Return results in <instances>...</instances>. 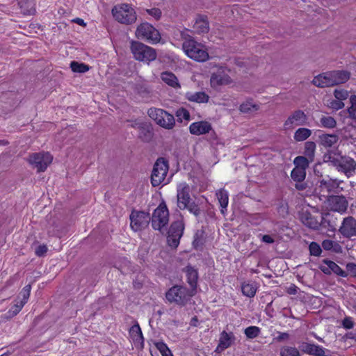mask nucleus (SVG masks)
I'll list each match as a JSON object with an SVG mask.
<instances>
[{
	"instance_id": "f257e3e1",
	"label": "nucleus",
	"mask_w": 356,
	"mask_h": 356,
	"mask_svg": "<svg viewBox=\"0 0 356 356\" xmlns=\"http://www.w3.org/2000/svg\"><path fill=\"white\" fill-rule=\"evenodd\" d=\"M191 187L186 183H180L177 188V207L181 209H187L196 218L201 215V209L197 204L192 200L191 195Z\"/></svg>"
},
{
	"instance_id": "f03ea898",
	"label": "nucleus",
	"mask_w": 356,
	"mask_h": 356,
	"mask_svg": "<svg viewBox=\"0 0 356 356\" xmlns=\"http://www.w3.org/2000/svg\"><path fill=\"white\" fill-rule=\"evenodd\" d=\"M130 50L136 60L147 64L155 60L157 57L155 49L139 41L132 40L131 42Z\"/></svg>"
},
{
	"instance_id": "7ed1b4c3",
	"label": "nucleus",
	"mask_w": 356,
	"mask_h": 356,
	"mask_svg": "<svg viewBox=\"0 0 356 356\" xmlns=\"http://www.w3.org/2000/svg\"><path fill=\"white\" fill-rule=\"evenodd\" d=\"M111 13L115 19L123 24H132L137 19L136 12L131 4H117L112 8Z\"/></svg>"
},
{
	"instance_id": "20e7f679",
	"label": "nucleus",
	"mask_w": 356,
	"mask_h": 356,
	"mask_svg": "<svg viewBox=\"0 0 356 356\" xmlns=\"http://www.w3.org/2000/svg\"><path fill=\"white\" fill-rule=\"evenodd\" d=\"M194 295V291H190L186 286L175 285L166 292L165 298L170 303L182 307L185 306Z\"/></svg>"
},
{
	"instance_id": "39448f33",
	"label": "nucleus",
	"mask_w": 356,
	"mask_h": 356,
	"mask_svg": "<svg viewBox=\"0 0 356 356\" xmlns=\"http://www.w3.org/2000/svg\"><path fill=\"white\" fill-rule=\"evenodd\" d=\"M136 37L148 43L155 44L161 39L159 31L148 22L140 23L136 28Z\"/></svg>"
},
{
	"instance_id": "423d86ee",
	"label": "nucleus",
	"mask_w": 356,
	"mask_h": 356,
	"mask_svg": "<svg viewBox=\"0 0 356 356\" xmlns=\"http://www.w3.org/2000/svg\"><path fill=\"white\" fill-rule=\"evenodd\" d=\"M182 48L186 54L197 62H204L209 59V54L204 46L195 40L184 42Z\"/></svg>"
},
{
	"instance_id": "0eeeda50",
	"label": "nucleus",
	"mask_w": 356,
	"mask_h": 356,
	"mask_svg": "<svg viewBox=\"0 0 356 356\" xmlns=\"http://www.w3.org/2000/svg\"><path fill=\"white\" fill-rule=\"evenodd\" d=\"M147 114L157 124L166 129H172L175 124L174 116L163 109L150 108Z\"/></svg>"
},
{
	"instance_id": "6e6552de",
	"label": "nucleus",
	"mask_w": 356,
	"mask_h": 356,
	"mask_svg": "<svg viewBox=\"0 0 356 356\" xmlns=\"http://www.w3.org/2000/svg\"><path fill=\"white\" fill-rule=\"evenodd\" d=\"M168 170V161L163 157L158 158L151 175V182L153 186H158L165 181Z\"/></svg>"
},
{
	"instance_id": "1a4fd4ad",
	"label": "nucleus",
	"mask_w": 356,
	"mask_h": 356,
	"mask_svg": "<svg viewBox=\"0 0 356 356\" xmlns=\"http://www.w3.org/2000/svg\"><path fill=\"white\" fill-rule=\"evenodd\" d=\"M53 156L49 152H40L29 156L27 161L38 172H44L51 163Z\"/></svg>"
},
{
	"instance_id": "9d476101",
	"label": "nucleus",
	"mask_w": 356,
	"mask_h": 356,
	"mask_svg": "<svg viewBox=\"0 0 356 356\" xmlns=\"http://www.w3.org/2000/svg\"><path fill=\"white\" fill-rule=\"evenodd\" d=\"M169 221V211L164 203H161L154 209L150 222L152 227L155 230L161 231L162 228L165 227Z\"/></svg>"
},
{
	"instance_id": "9b49d317",
	"label": "nucleus",
	"mask_w": 356,
	"mask_h": 356,
	"mask_svg": "<svg viewBox=\"0 0 356 356\" xmlns=\"http://www.w3.org/2000/svg\"><path fill=\"white\" fill-rule=\"evenodd\" d=\"M329 161L336 167L338 171L343 172L348 177L353 176L356 170V161L349 156H341L337 159L330 156Z\"/></svg>"
},
{
	"instance_id": "f8f14e48",
	"label": "nucleus",
	"mask_w": 356,
	"mask_h": 356,
	"mask_svg": "<svg viewBox=\"0 0 356 356\" xmlns=\"http://www.w3.org/2000/svg\"><path fill=\"white\" fill-rule=\"evenodd\" d=\"M341 182L337 179H323L318 181L319 193L326 198L328 195L339 194L343 191V188L340 186Z\"/></svg>"
},
{
	"instance_id": "ddd939ff",
	"label": "nucleus",
	"mask_w": 356,
	"mask_h": 356,
	"mask_svg": "<svg viewBox=\"0 0 356 356\" xmlns=\"http://www.w3.org/2000/svg\"><path fill=\"white\" fill-rule=\"evenodd\" d=\"M184 229V224L182 220H177L173 222L168 230V244L173 248L178 247L179 240L183 235Z\"/></svg>"
},
{
	"instance_id": "4468645a",
	"label": "nucleus",
	"mask_w": 356,
	"mask_h": 356,
	"mask_svg": "<svg viewBox=\"0 0 356 356\" xmlns=\"http://www.w3.org/2000/svg\"><path fill=\"white\" fill-rule=\"evenodd\" d=\"M327 207L330 211L345 213L348 207V202L346 196L343 195H328L326 199Z\"/></svg>"
},
{
	"instance_id": "2eb2a0df",
	"label": "nucleus",
	"mask_w": 356,
	"mask_h": 356,
	"mask_svg": "<svg viewBox=\"0 0 356 356\" xmlns=\"http://www.w3.org/2000/svg\"><path fill=\"white\" fill-rule=\"evenodd\" d=\"M131 227L135 231H140L146 228L150 222L149 213L145 211H133L130 215Z\"/></svg>"
},
{
	"instance_id": "dca6fc26",
	"label": "nucleus",
	"mask_w": 356,
	"mask_h": 356,
	"mask_svg": "<svg viewBox=\"0 0 356 356\" xmlns=\"http://www.w3.org/2000/svg\"><path fill=\"white\" fill-rule=\"evenodd\" d=\"M308 117L302 110L292 112L284 122L285 129H292L295 127L304 126L307 124Z\"/></svg>"
},
{
	"instance_id": "f3484780",
	"label": "nucleus",
	"mask_w": 356,
	"mask_h": 356,
	"mask_svg": "<svg viewBox=\"0 0 356 356\" xmlns=\"http://www.w3.org/2000/svg\"><path fill=\"white\" fill-rule=\"evenodd\" d=\"M339 232L345 238L356 237V219L353 216L343 218Z\"/></svg>"
},
{
	"instance_id": "a211bd4d",
	"label": "nucleus",
	"mask_w": 356,
	"mask_h": 356,
	"mask_svg": "<svg viewBox=\"0 0 356 356\" xmlns=\"http://www.w3.org/2000/svg\"><path fill=\"white\" fill-rule=\"evenodd\" d=\"M323 263L325 265H320L319 269L325 275H330L332 273L341 276L342 277H347L348 273L343 270L338 264L335 262L328 260L323 259Z\"/></svg>"
},
{
	"instance_id": "6ab92c4d",
	"label": "nucleus",
	"mask_w": 356,
	"mask_h": 356,
	"mask_svg": "<svg viewBox=\"0 0 356 356\" xmlns=\"http://www.w3.org/2000/svg\"><path fill=\"white\" fill-rule=\"evenodd\" d=\"M211 129V124L207 121L195 122L192 123L189 127L190 133L196 136L209 133Z\"/></svg>"
},
{
	"instance_id": "aec40b11",
	"label": "nucleus",
	"mask_w": 356,
	"mask_h": 356,
	"mask_svg": "<svg viewBox=\"0 0 356 356\" xmlns=\"http://www.w3.org/2000/svg\"><path fill=\"white\" fill-rule=\"evenodd\" d=\"M299 348L303 353L310 355L325 356V348L318 345L303 342Z\"/></svg>"
},
{
	"instance_id": "412c9836",
	"label": "nucleus",
	"mask_w": 356,
	"mask_h": 356,
	"mask_svg": "<svg viewBox=\"0 0 356 356\" xmlns=\"http://www.w3.org/2000/svg\"><path fill=\"white\" fill-rule=\"evenodd\" d=\"M211 85L213 87L227 85L232 82L230 76L222 71H218L213 73L211 76Z\"/></svg>"
},
{
	"instance_id": "4be33fe9",
	"label": "nucleus",
	"mask_w": 356,
	"mask_h": 356,
	"mask_svg": "<svg viewBox=\"0 0 356 356\" xmlns=\"http://www.w3.org/2000/svg\"><path fill=\"white\" fill-rule=\"evenodd\" d=\"M138 138L143 142H149L153 137V129L149 123L144 122L138 125Z\"/></svg>"
},
{
	"instance_id": "5701e85b",
	"label": "nucleus",
	"mask_w": 356,
	"mask_h": 356,
	"mask_svg": "<svg viewBox=\"0 0 356 356\" xmlns=\"http://www.w3.org/2000/svg\"><path fill=\"white\" fill-rule=\"evenodd\" d=\"M333 86L347 82L350 76V73L346 70L329 71Z\"/></svg>"
},
{
	"instance_id": "b1692460",
	"label": "nucleus",
	"mask_w": 356,
	"mask_h": 356,
	"mask_svg": "<svg viewBox=\"0 0 356 356\" xmlns=\"http://www.w3.org/2000/svg\"><path fill=\"white\" fill-rule=\"evenodd\" d=\"M235 340V336L233 332H227L222 331L220 333L219 338V343L217 347V350H224L232 346Z\"/></svg>"
},
{
	"instance_id": "393cba45",
	"label": "nucleus",
	"mask_w": 356,
	"mask_h": 356,
	"mask_svg": "<svg viewBox=\"0 0 356 356\" xmlns=\"http://www.w3.org/2000/svg\"><path fill=\"white\" fill-rule=\"evenodd\" d=\"M312 83L318 88L333 86L330 72H326L314 76L312 80Z\"/></svg>"
},
{
	"instance_id": "a878e982",
	"label": "nucleus",
	"mask_w": 356,
	"mask_h": 356,
	"mask_svg": "<svg viewBox=\"0 0 356 356\" xmlns=\"http://www.w3.org/2000/svg\"><path fill=\"white\" fill-rule=\"evenodd\" d=\"M193 29L197 33H207L209 30V25L206 16L200 15L196 18Z\"/></svg>"
},
{
	"instance_id": "bb28decb",
	"label": "nucleus",
	"mask_w": 356,
	"mask_h": 356,
	"mask_svg": "<svg viewBox=\"0 0 356 356\" xmlns=\"http://www.w3.org/2000/svg\"><path fill=\"white\" fill-rule=\"evenodd\" d=\"M320 223V227H323L328 231L334 232L337 229V223L334 220V216L330 213L322 214Z\"/></svg>"
},
{
	"instance_id": "cd10ccee",
	"label": "nucleus",
	"mask_w": 356,
	"mask_h": 356,
	"mask_svg": "<svg viewBox=\"0 0 356 356\" xmlns=\"http://www.w3.org/2000/svg\"><path fill=\"white\" fill-rule=\"evenodd\" d=\"M187 282L191 286L190 291H194L195 293L197 288V282L198 279L197 271L191 266H187L186 269Z\"/></svg>"
},
{
	"instance_id": "c85d7f7f",
	"label": "nucleus",
	"mask_w": 356,
	"mask_h": 356,
	"mask_svg": "<svg viewBox=\"0 0 356 356\" xmlns=\"http://www.w3.org/2000/svg\"><path fill=\"white\" fill-rule=\"evenodd\" d=\"M301 221L305 225L311 229H318L320 227V222L309 212H305L302 214Z\"/></svg>"
},
{
	"instance_id": "c756f323",
	"label": "nucleus",
	"mask_w": 356,
	"mask_h": 356,
	"mask_svg": "<svg viewBox=\"0 0 356 356\" xmlns=\"http://www.w3.org/2000/svg\"><path fill=\"white\" fill-rule=\"evenodd\" d=\"M186 97L188 101L197 103H207L209 99V96L204 92H188Z\"/></svg>"
},
{
	"instance_id": "7c9ffc66",
	"label": "nucleus",
	"mask_w": 356,
	"mask_h": 356,
	"mask_svg": "<svg viewBox=\"0 0 356 356\" xmlns=\"http://www.w3.org/2000/svg\"><path fill=\"white\" fill-rule=\"evenodd\" d=\"M161 79L168 86L175 88H180V84L178 81L177 76L170 72H164L161 73Z\"/></svg>"
},
{
	"instance_id": "2f4dec72",
	"label": "nucleus",
	"mask_w": 356,
	"mask_h": 356,
	"mask_svg": "<svg viewBox=\"0 0 356 356\" xmlns=\"http://www.w3.org/2000/svg\"><path fill=\"white\" fill-rule=\"evenodd\" d=\"M321 145L325 147H333L339 140V137L335 134H323L320 136Z\"/></svg>"
},
{
	"instance_id": "473e14b6",
	"label": "nucleus",
	"mask_w": 356,
	"mask_h": 356,
	"mask_svg": "<svg viewBox=\"0 0 356 356\" xmlns=\"http://www.w3.org/2000/svg\"><path fill=\"white\" fill-rule=\"evenodd\" d=\"M311 135L312 130L307 128H299L295 131L293 138L296 141L300 142L305 140Z\"/></svg>"
},
{
	"instance_id": "72a5a7b5",
	"label": "nucleus",
	"mask_w": 356,
	"mask_h": 356,
	"mask_svg": "<svg viewBox=\"0 0 356 356\" xmlns=\"http://www.w3.org/2000/svg\"><path fill=\"white\" fill-rule=\"evenodd\" d=\"M257 286L254 283L244 282L241 285L242 293L244 296L252 298L257 292Z\"/></svg>"
},
{
	"instance_id": "f704fd0d",
	"label": "nucleus",
	"mask_w": 356,
	"mask_h": 356,
	"mask_svg": "<svg viewBox=\"0 0 356 356\" xmlns=\"http://www.w3.org/2000/svg\"><path fill=\"white\" fill-rule=\"evenodd\" d=\"M216 196L218 202L222 207L221 212L224 213V209H226L228 205V193L225 189H220L216 192Z\"/></svg>"
},
{
	"instance_id": "c9c22d12",
	"label": "nucleus",
	"mask_w": 356,
	"mask_h": 356,
	"mask_svg": "<svg viewBox=\"0 0 356 356\" xmlns=\"http://www.w3.org/2000/svg\"><path fill=\"white\" fill-rule=\"evenodd\" d=\"M312 162H313V161H310L309 158L303 156H298L296 157L293 161V163L296 165L295 168L303 169L305 171H306V169L309 167V163Z\"/></svg>"
},
{
	"instance_id": "e433bc0d",
	"label": "nucleus",
	"mask_w": 356,
	"mask_h": 356,
	"mask_svg": "<svg viewBox=\"0 0 356 356\" xmlns=\"http://www.w3.org/2000/svg\"><path fill=\"white\" fill-rule=\"evenodd\" d=\"M316 150V144L313 141H307L305 143L304 154L310 161H314Z\"/></svg>"
},
{
	"instance_id": "4c0bfd02",
	"label": "nucleus",
	"mask_w": 356,
	"mask_h": 356,
	"mask_svg": "<svg viewBox=\"0 0 356 356\" xmlns=\"http://www.w3.org/2000/svg\"><path fill=\"white\" fill-rule=\"evenodd\" d=\"M129 334L133 338L134 341L140 340L143 342L144 340L141 329L137 323L131 327L129 330Z\"/></svg>"
},
{
	"instance_id": "58836bf2",
	"label": "nucleus",
	"mask_w": 356,
	"mask_h": 356,
	"mask_svg": "<svg viewBox=\"0 0 356 356\" xmlns=\"http://www.w3.org/2000/svg\"><path fill=\"white\" fill-rule=\"evenodd\" d=\"M291 179L296 182H302L306 177V171L305 170L294 168L291 172Z\"/></svg>"
},
{
	"instance_id": "ea45409f",
	"label": "nucleus",
	"mask_w": 356,
	"mask_h": 356,
	"mask_svg": "<svg viewBox=\"0 0 356 356\" xmlns=\"http://www.w3.org/2000/svg\"><path fill=\"white\" fill-rule=\"evenodd\" d=\"M321 126L324 128L333 129L337 126V122L333 117L323 115L320 118Z\"/></svg>"
},
{
	"instance_id": "a19ab883",
	"label": "nucleus",
	"mask_w": 356,
	"mask_h": 356,
	"mask_svg": "<svg viewBox=\"0 0 356 356\" xmlns=\"http://www.w3.org/2000/svg\"><path fill=\"white\" fill-rule=\"evenodd\" d=\"M20 8L23 10L25 15H33L35 13V9L32 6V3L29 0H17Z\"/></svg>"
},
{
	"instance_id": "79ce46f5",
	"label": "nucleus",
	"mask_w": 356,
	"mask_h": 356,
	"mask_svg": "<svg viewBox=\"0 0 356 356\" xmlns=\"http://www.w3.org/2000/svg\"><path fill=\"white\" fill-rule=\"evenodd\" d=\"M70 67L74 72L84 73L89 70L88 65L84 63H79L76 61L71 62Z\"/></svg>"
},
{
	"instance_id": "37998d69",
	"label": "nucleus",
	"mask_w": 356,
	"mask_h": 356,
	"mask_svg": "<svg viewBox=\"0 0 356 356\" xmlns=\"http://www.w3.org/2000/svg\"><path fill=\"white\" fill-rule=\"evenodd\" d=\"M280 356H300V353L295 347L284 346L280 349Z\"/></svg>"
},
{
	"instance_id": "c03bdc74",
	"label": "nucleus",
	"mask_w": 356,
	"mask_h": 356,
	"mask_svg": "<svg viewBox=\"0 0 356 356\" xmlns=\"http://www.w3.org/2000/svg\"><path fill=\"white\" fill-rule=\"evenodd\" d=\"M261 330L257 326H249L245 329L244 333L248 339H254L260 334Z\"/></svg>"
},
{
	"instance_id": "a18cd8bd",
	"label": "nucleus",
	"mask_w": 356,
	"mask_h": 356,
	"mask_svg": "<svg viewBox=\"0 0 356 356\" xmlns=\"http://www.w3.org/2000/svg\"><path fill=\"white\" fill-rule=\"evenodd\" d=\"M258 109L259 106L250 102H244L240 106V111L245 113H250L252 111H257Z\"/></svg>"
},
{
	"instance_id": "49530a36",
	"label": "nucleus",
	"mask_w": 356,
	"mask_h": 356,
	"mask_svg": "<svg viewBox=\"0 0 356 356\" xmlns=\"http://www.w3.org/2000/svg\"><path fill=\"white\" fill-rule=\"evenodd\" d=\"M15 303L13 306L11 307V308L8 311V314L10 316L13 317L16 316L23 308L24 305H25L22 301L19 300L18 299L15 300Z\"/></svg>"
},
{
	"instance_id": "de8ad7c7",
	"label": "nucleus",
	"mask_w": 356,
	"mask_h": 356,
	"mask_svg": "<svg viewBox=\"0 0 356 356\" xmlns=\"http://www.w3.org/2000/svg\"><path fill=\"white\" fill-rule=\"evenodd\" d=\"M350 106L348 108L349 115L353 119H356V95L350 97Z\"/></svg>"
},
{
	"instance_id": "09e8293b",
	"label": "nucleus",
	"mask_w": 356,
	"mask_h": 356,
	"mask_svg": "<svg viewBox=\"0 0 356 356\" xmlns=\"http://www.w3.org/2000/svg\"><path fill=\"white\" fill-rule=\"evenodd\" d=\"M31 284H28V285L25 286L21 291V292L19 293V296L18 298H19L20 297H22V299L20 301H22L24 304H26L27 302V301L29 298L30 293H31Z\"/></svg>"
},
{
	"instance_id": "8fccbe9b",
	"label": "nucleus",
	"mask_w": 356,
	"mask_h": 356,
	"mask_svg": "<svg viewBox=\"0 0 356 356\" xmlns=\"http://www.w3.org/2000/svg\"><path fill=\"white\" fill-rule=\"evenodd\" d=\"M310 254L315 257H318L322 252L321 246L316 242H312L309 245Z\"/></svg>"
},
{
	"instance_id": "3c124183",
	"label": "nucleus",
	"mask_w": 356,
	"mask_h": 356,
	"mask_svg": "<svg viewBox=\"0 0 356 356\" xmlns=\"http://www.w3.org/2000/svg\"><path fill=\"white\" fill-rule=\"evenodd\" d=\"M176 116L177 117V120L182 122L183 120H189L190 119V113L189 112L184 108H179L176 112Z\"/></svg>"
},
{
	"instance_id": "603ef678",
	"label": "nucleus",
	"mask_w": 356,
	"mask_h": 356,
	"mask_svg": "<svg viewBox=\"0 0 356 356\" xmlns=\"http://www.w3.org/2000/svg\"><path fill=\"white\" fill-rule=\"evenodd\" d=\"M334 95L339 100H344L348 98V92L344 89H336L334 91Z\"/></svg>"
},
{
	"instance_id": "864d4df0",
	"label": "nucleus",
	"mask_w": 356,
	"mask_h": 356,
	"mask_svg": "<svg viewBox=\"0 0 356 356\" xmlns=\"http://www.w3.org/2000/svg\"><path fill=\"white\" fill-rule=\"evenodd\" d=\"M346 268V272L348 273V276L350 275L352 277L356 278V264L352 262L348 263Z\"/></svg>"
},
{
	"instance_id": "5fc2aeb1",
	"label": "nucleus",
	"mask_w": 356,
	"mask_h": 356,
	"mask_svg": "<svg viewBox=\"0 0 356 356\" xmlns=\"http://www.w3.org/2000/svg\"><path fill=\"white\" fill-rule=\"evenodd\" d=\"M147 13L156 20L161 18L162 14L161 10L157 8L147 9Z\"/></svg>"
},
{
	"instance_id": "6e6d98bb",
	"label": "nucleus",
	"mask_w": 356,
	"mask_h": 356,
	"mask_svg": "<svg viewBox=\"0 0 356 356\" xmlns=\"http://www.w3.org/2000/svg\"><path fill=\"white\" fill-rule=\"evenodd\" d=\"M180 37L184 42H188L189 40H195L188 33L189 31L188 29H185L184 31H178Z\"/></svg>"
},
{
	"instance_id": "4d7b16f0",
	"label": "nucleus",
	"mask_w": 356,
	"mask_h": 356,
	"mask_svg": "<svg viewBox=\"0 0 356 356\" xmlns=\"http://www.w3.org/2000/svg\"><path fill=\"white\" fill-rule=\"evenodd\" d=\"M48 248L46 245H40L35 250V254L38 257H43L47 252Z\"/></svg>"
},
{
	"instance_id": "13d9d810",
	"label": "nucleus",
	"mask_w": 356,
	"mask_h": 356,
	"mask_svg": "<svg viewBox=\"0 0 356 356\" xmlns=\"http://www.w3.org/2000/svg\"><path fill=\"white\" fill-rule=\"evenodd\" d=\"M156 348L159 350L161 354L169 350L168 346L163 341H157L154 343Z\"/></svg>"
},
{
	"instance_id": "bf43d9fd",
	"label": "nucleus",
	"mask_w": 356,
	"mask_h": 356,
	"mask_svg": "<svg viewBox=\"0 0 356 356\" xmlns=\"http://www.w3.org/2000/svg\"><path fill=\"white\" fill-rule=\"evenodd\" d=\"M342 325L346 329H351L354 326V323L350 317H346L342 321Z\"/></svg>"
},
{
	"instance_id": "052dcab7",
	"label": "nucleus",
	"mask_w": 356,
	"mask_h": 356,
	"mask_svg": "<svg viewBox=\"0 0 356 356\" xmlns=\"http://www.w3.org/2000/svg\"><path fill=\"white\" fill-rule=\"evenodd\" d=\"M330 106L332 108L339 110L344 106V104L343 103L342 100H339L337 99L336 100L331 102Z\"/></svg>"
},
{
	"instance_id": "680f3d73",
	"label": "nucleus",
	"mask_w": 356,
	"mask_h": 356,
	"mask_svg": "<svg viewBox=\"0 0 356 356\" xmlns=\"http://www.w3.org/2000/svg\"><path fill=\"white\" fill-rule=\"evenodd\" d=\"M334 241L326 239L322 242V247L325 250H331L333 247Z\"/></svg>"
},
{
	"instance_id": "e2e57ef3",
	"label": "nucleus",
	"mask_w": 356,
	"mask_h": 356,
	"mask_svg": "<svg viewBox=\"0 0 356 356\" xmlns=\"http://www.w3.org/2000/svg\"><path fill=\"white\" fill-rule=\"evenodd\" d=\"M299 288L293 284H291L286 289V292L290 295H296L298 291Z\"/></svg>"
},
{
	"instance_id": "0e129e2a",
	"label": "nucleus",
	"mask_w": 356,
	"mask_h": 356,
	"mask_svg": "<svg viewBox=\"0 0 356 356\" xmlns=\"http://www.w3.org/2000/svg\"><path fill=\"white\" fill-rule=\"evenodd\" d=\"M331 250H332L335 253H341L342 252V247L341 246V245L339 243L334 241L333 243V247Z\"/></svg>"
},
{
	"instance_id": "69168bd1",
	"label": "nucleus",
	"mask_w": 356,
	"mask_h": 356,
	"mask_svg": "<svg viewBox=\"0 0 356 356\" xmlns=\"http://www.w3.org/2000/svg\"><path fill=\"white\" fill-rule=\"evenodd\" d=\"M261 241L264 243H269V244L273 243L275 241L274 239L272 238V236L270 235H268V234L263 235L262 238H261Z\"/></svg>"
},
{
	"instance_id": "338daca9",
	"label": "nucleus",
	"mask_w": 356,
	"mask_h": 356,
	"mask_svg": "<svg viewBox=\"0 0 356 356\" xmlns=\"http://www.w3.org/2000/svg\"><path fill=\"white\" fill-rule=\"evenodd\" d=\"M289 337V335L286 332H280L279 335L277 337V340L279 341H282L286 339H288Z\"/></svg>"
},
{
	"instance_id": "774afa93",
	"label": "nucleus",
	"mask_w": 356,
	"mask_h": 356,
	"mask_svg": "<svg viewBox=\"0 0 356 356\" xmlns=\"http://www.w3.org/2000/svg\"><path fill=\"white\" fill-rule=\"evenodd\" d=\"M307 186V184L304 183L303 181L297 182L295 184V188L298 191H303V190L306 189Z\"/></svg>"
}]
</instances>
